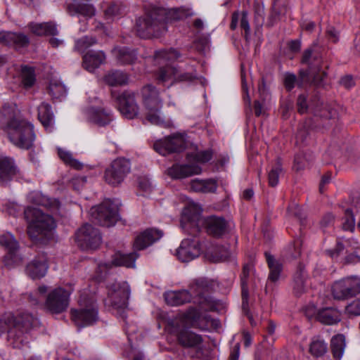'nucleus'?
Instances as JSON below:
<instances>
[{
    "label": "nucleus",
    "instance_id": "obj_1",
    "mask_svg": "<svg viewBox=\"0 0 360 360\" xmlns=\"http://www.w3.org/2000/svg\"><path fill=\"white\" fill-rule=\"evenodd\" d=\"M6 120V132L9 140L18 148L29 149L36 136L34 126L29 122L14 117L12 107L5 105L0 112V122Z\"/></svg>",
    "mask_w": 360,
    "mask_h": 360
},
{
    "label": "nucleus",
    "instance_id": "obj_2",
    "mask_svg": "<svg viewBox=\"0 0 360 360\" xmlns=\"http://www.w3.org/2000/svg\"><path fill=\"white\" fill-rule=\"evenodd\" d=\"M28 222L27 233L36 245H45L53 237L56 223L53 218L38 207H27L24 212Z\"/></svg>",
    "mask_w": 360,
    "mask_h": 360
},
{
    "label": "nucleus",
    "instance_id": "obj_3",
    "mask_svg": "<svg viewBox=\"0 0 360 360\" xmlns=\"http://www.w3.org/2000/svg\"><path fill=\"white\" fill-rule=\"evenodd\" d=\"M47 287L39 286L37 290L28 295V300L32 306H41L51 314H59L67 310L70 304V292L63 288H56L47 295Z\"/></svg>",
    "mask_w": 360,
    "mask_h": 360
},
{
    "label": "nucleus",
    "instance_id": "obj_4",
    "mask_svg": "<svg viewBox=\"0 0 360 360\" xmlns=\"http://www.w3.org/2000/svg\"><path fill=\"white\" fill-rule=\"evenodd\" d=\"M302 63L307 64L309 69L301 70L299 78H297L295 74L290 72L284 75V86L288 91H290L296 85L302 86L304 82L307 81L309 77H312L313 82L316 85L321 84L326 76V73L321 71V58L317 54L313 55L311 49L304 51Z\"/></svg>",
    "mask_w": 360,
    "mask_h": 360
},
{
    "label": "nucleus",
    "instance_id": "obj_5",
    "mask_svg": "<svg viewBox=\"0 0 360 360\" xmlns=\"http://www.w3.org/2000/svg\"><path fill=\"white\" fill-rule=\"evenodd\" d=\"M1 321L4 324L1 328L8 330V337L20 343L24 341L22 335L37 327L39 323L37 317L27 312L20 313L17 316L11 312L5 313L2 315Z\"/></svg>",
    "mask_w": 360,
    "mask_h": 360
},
{
    "label": "nucleus",
    "instance_id": "obj_6",
    "mask_svg": "<svg viewBox=\"0 0 360 360\" xmlns=\"http://www.w3.org/2000/svg\"><path fill=\"white\" fill-rule=\"evenodd\" d=\"M165 28V11L160 8H153L136 20V31L141 38L158 37Z\"/></svg>",
    "mask_w": 360,
    "mask_h": 360
},
{
    "label": "nucleus",
    "instance_id": "obj_7",
    "mask_svg": "<svg viewBox=\"0 0 360 360\" xmlns=\"http://www.w3.org/2000/svg\"><path fill=\"white\" fill-rule=\"evenodd\" d=\"M141 96L146 110V120L152 124L167 127L160 112L162 102L158 89L151 84L146 85L141 89Z\"/></svg>",
    "mask_w": 360,
    "mask_h": 360
},
{
    "label": "nucleus",
    "instance_id": "obj_8",
    "mask_svg": "<svg viewBox=\"0 0 360 360\" xmlns=\"http://www.w3.org/2000/svg\"><path fill=\"white\" fill-rule=\"evenodd\" d=\"M79 309H71L73 322L79 328L91 326L98 320V306L93 298L81 297Z\"/></svg>",
    "mask_w": 360,
    "mask_h": 360
},
{
    "label": "nucleus",
    "instance_id": "obj_9",
    "mask_svg": "<svg viewBox=\"0 0 360 360\" xmlns=\"http://www.w3.org/2000/svg\"><path fill=\"white\" fill-rule=\"evenodd\" d=\"M172 334L176 338L177 344L184 349H194L196 355L202 352L203 337L186 326L176 325L173 327Z\"/></svg>",
    "mask_w": 360,
    "mask_h": 360
},
{
    "label": "nucleus",
    "instance_id": "obj_10",
    "mask_svg": "<svg viewBox=\"0 0 360 360\" xmlns=\"http://www.w3.org/2000/svg\"><path fill=\"white\" fill-rule=\"evenodd\" d=\"M92 219L103 226H113L118 218V205L110 200H105L101 204L90 210Z\"/></svg>",
    "mask_w": 360,
    "mask_h": 360
},
{
    "label": "nucleus",
    "instance_id": "obj_11",
    "mask_svg": "<svg viewBox=\"0 0 360 360\" xmlns=\"http://www.w3.org/2000/svg\"><path fill=\"white\" fill-rule=\"evenodd\" d=\"M130 295L129 285L127 282L115 283L108 290V299L111 306L120 312L122 319H125V309L128 305Z\"/></svg>",
    "mask_w": 360,
    "mask_h": 360
},
{
    "label": "nucleus",
    "instance_id": "obj_12",
    "mask_svg": "<svg viewBox=\"0 0 360 360\" xmlns=\"http://www.w3.org/2000/svg\"><path fill=\"white\" fill-rule=\"evenodd\" d=\"M201 207L195 203H189L183 210L181 224L182 229L190 235L196 236L201 229L205 218L201 216Z\"/></svg>",
    "mask_w": 360,
    "mask_h": 360
},
{
    "label": "nucleus",
    "instance_id": "obj_13",
    "mask_svg": "<svg viewBox=\"0 0 360 360\" xmlns=\"http://www.w3.org/2000/svg\"><path fill=\"white\" fill-rule=\"evenodd\" d=\"M130 170V161L124 158H118L106 168L104 174L105 181L113 186H117L124 181Z\"/></svg>",
    "mask_w": 360,
    "mask_h": 360
},
{
    "label": "nucleus",
    "instance_id": "obj_14",
    "mask_svg": "<svg viewBox=\"0 0 360 360\" xmlns=\"http://www.w3.org/2000/svg\"><path fill=\"white\" fill-rule=\"evenodd\" d=\"M77 245L83 250H96L101 243L99 231L91 224H85L75 233Z\"/></svg>",
    "mask_w": 360,
    "mask_h": 360
},
{
    "label": "nucleus",
    "instance_id": "obj_15",
    "mask_svg": "<svg viewBox=\"0 0 360 360\" xmlns=\"http://www.w3.org/2000/svg\"><path fill=\"white\" fill-rule=\"evenodd\" d=\"M0 245L7 251L4 261L7 266L12 265L20 261L18 255L19 243L14 236L10 232L0 231Z\"/></svg>",
    "mask_w": 360,
    "mask_h": 360
},
{
    "label": "nucleus",
    "instance_id": "obj_16",
    "mask_svg": "<svg viewBox=\"0 0 360 360\" xmlns=\"http://www.w3.org/2000/svg\"><path fill=\"white\" fill-rule=\"evenodd\" d=\"M202 221L201 228H204L209 235L217 238L229 233L231 226V222L216 216H210Z\"/></svg>",
    "mask_w": 360,
    "mask_h": 360
},
{
    "label": "nucleus",
    "instance_id": "obj_17",
    "mask_svg": "<svg viewBox=\"0 0 360 360\" xmlns=\"http://www.w3.org/2000/svg\"><path fill=\"white\" fill-rule=\"evenodd\" d=\"M200 253L199 240L196 238H186L182 240L177 249L176 255L183 262H188L198 257Z\"/></svg>",
    "mask_w": 360,
    "mask_h": 360
},
{
    "label": "nucleus",
    "instance_id": "obj_18",
    "mask_svg": "<svg viewBox=\"0 0 360 360\" xmlns=\"http://www.w3.org/2000/svg\"><path fill=\"white\" fill-rule=\"evenodd\" d=\"M196 77L195 72L180 73L178 70L170 65L161 68L158 75V79L160 82H165L169 80L173 82H190Z\"/></svg>",
    "mask_w": 360,
    "mask_h": 360
},
{
    "label": "nucleus",
    "instance_id": "obj_19",
    "mask_svg": "<svg viewBox=\"0 0 360 360\" xmlns=\"http://www.w3.org/2000/svg\"><path fill=\"white\" fill-rule=\"evenodd\" d=\"M118 109L127 118L133 119L139 112V107L133 93L124 92L117 98Z\"/></svg>",
    "mask_w": 360,
    "mask_h": 360
},
{
    "label": "nucleus",
    "instance_id": "obj_20",
    "mask_svg": "<svg viewBox=\"0 0 360 360\" xmlns=\"http://www.w3.org/2000/svg\"><path fill=\"white\" fill-rule=\"evenodd\" d=\"M183 319L194 328L208 330L209 315H202L195 307H189L182 315Z\"/></svg>",
    "mask_w": 360,
    "mask_h": 360
},
{
    "label": "nucleus",
    "instance_id": "obj_21",
    "mask_svg": "<svg viewBox=\"0 0 360 360\" xmlns=\"http://www.w3.org/2000/svg\"><path fill=\"white\" fill-rule=\"evenodd\" d=\"M162 236L160 230L148 229L136 237L134 247L137 250H143L160 240Z\"/></svg>",
    "mask_w": 360,
    "mask_h": 360
},
{
    "label": "nucleus",
    "instance_id": "obj_22",
    "mask_svg": "<svg viewBox=\"0 0 360 360\" xmlns=\"http://www.w3.org/2000/svg\"><path fill=\"white\" fill-rule=\"evenodd\" d=\"M48 264L46 255H41L34 257L26 266L27 274L32 279L44 277L47 271Z\"/></svg>",
    "mask_w": 360,
    "mask_h": 360
},
{
    "label": "nucleus",
    "instance_id": "obj_23",
    "mask_svg": "<svg viewBox=\"0 0 360 360\" xmlns=\"http://www.w3.org/2000/svg\"><path fill=\"white\" fill-rule=\"evenodd\" d=\"M252 266L250 264H246L243 266V271L240 276L241 281V295H242V308L244 313L248 316L252 326H255L256 323L253 320V317L249 313L248 309V278L252 271Z\"/></svg>",
    "mask_w": 360,
    "mask_h": 360
},
{
    "label": "nucleus",
    "instance_id": "obj_24",
    "mask_svg": "<svg viewBox=\"0 0 360 360\" xmlns=\"http://www.w3.org/2000/svg\"><path fill=\"white\" fill-rule=\"evenodd\" d=\"M18 172L13 159L6 156H0V184L4 185L10 181Z\"/></svg>",
    "mask_w": 360,
    "mask_h": 360
},
{
    "label": "nucleus",
    "instance_id": "obj_25",
    "mask_svg": "<svg viewBox=\"0 0 360 360\" xmlns=\"http://www.w3.org/2000/svg\"><path fill=\"white\" fill-rule=\"evenodd\" d=\"M86 115L90 122L98 127L108 125L112 120L110 112L102 108L91 107L86 110Z\"/></svg>",
    "mask_w": 360,
    "mask_h": 360
},
{
    "label": "nucleus",
    "instance_id": "obj_26",
    "mask_svg": "<svg viewBox=\"0 0 360 360\" xmlns=\"http://www.w3.org/2000/svg\"><path fill=\"white\" fill-rule=\"evenodd\" d=\"M0 42L12 45L16 49L27 47L30 40L27 35L21 32L1 31Z\"/></svg>",
    "mask_w": 360,
    "mask_h": 360
},
{
    "label": "nucleus",
    "instance_id": "obj_27",
    "mask_svg": "<svg viewBox=\"0 0 360 360\" xmlns=\"http://www.w3.org/2000/svg\"><path fill=\"white\" fill-rule=\"evenodd\" d=\"M201 172V167L195 165L176 164L168 169V174L173 179H184L199 174Z\"/></svg>",
    "mask_w": 360,
    "mask_h": 360
},
{
    "label": "nucleus",
    "instance_id": "obj_28",
    "mask_svg": "<svg viewBox=\"0 0 360 360\" xmlns=\"http://www.w3.org/2000/svg\"><path fill=\"white\" fill-rule=\"evenodd\" d=\"M164 298L167 304L179 306L190 302L192 299V295L187 290H171L164 294Z\"/></svg>",
    "mask_w": 360,
    "mask_h": 360
},
{
    "label": "nucleus",
    "instance_id": "obj_29",
    "mask_svg": "<svg viewBox=\"0 0 360 360\" xmlns=\"http://www.w3.org/2000/svg\"><path fill=\"white\" fill-rule=\"evenodd\" d=\"M112 52L117 62L120 65H131L137 60L136 51L129 47H115Z\"/></svg>",
    "mask_w": 360,
    "mask_h": 360
},
{
    "label": "nucleus",
    "instance_id": "obj_30",
    "mask_svg": "<svg viewBox=\"0 0 360 360\" xmlns=\"http://www.w3.org/2000/svg\"><path fill=\"white\" fill-rule=\"evenodd\" d=\"M105 60V55L101 51H90L83 56V67L89 72H93Z\"/></svg>",
    "mask_w": 360,
    "mask_h": 360
},
{
    "label": "nucleus",
    "instance_id": "obj_31",
    "mask_svg": "<svg viewBox=\"0 0 360 360\" xmlns=\"http://www.w3.org/2000/svg\"><path fill=\"white\" fill-rule=\"evenodd\" d=\"M30 32L37 36H55L58 33L57 25L53 22H30L27 25Z\"/></svg>",
    "mask_w": 360,
    "mask_h": 360
},
{
    "label": "nucleus",
    "instance_id": "obj_32",
    "mask_svg": "<svg viewBox=\"0 0 360 360\" xmlns=\"http://www.w3.org/2000/svg\"><path fill=\"white\" fill-rule=\"evenodd\" d=\"M239 19L240 26L245 31L244 37L246 41H248L250 37V27L248 20V13L246 11H243L240 15L238 12H234L232 14L230 28L232 30H236Z\"/></svg>",
    "mask_w": 360,
    "mask_h": 360
},
{
    "label": "nucleus",
    "instance_id": "obj_33",
    "mask_svg": "<svg viewBox=\"0 0 360 360\" xmlns=\"http://www.w3.org/2000/svg\"><path fill=\"white\" fill-rule=\"evenodd\" d=\"M217 181L213 179L202 180L195 179L191 181V188L195 192L214 193L217 189Z\"/></svg>",
    "mask_w": 360,
    "mask_h": 360
},
{
    "label": "nucleus",
    "instance_id": "obj_34",
    "mask_svg": "<svg viewBox=\"0 0 360 360\" xmlns=\"http://www.w3.org/2000/svg\"><path fill=\"white\" fill-rule=\"evenodd\" d=\"M212 283L205 278H200L193 281L190 285L189 289L191 295L198 297L205 295L206 292H209L212 288Z\"/></svg>",
    "mask_w": 360,
    "mask_h": 360
},
{
    "label": "nucleus",
    "instance_id": "obj_35",
    "mask_svg": "<svg viewBox=\"0 0 360 360\" xmlns=\"http://www.w3.org/2000/svg\"><path fill=\"white\" fill-rule=\"evenodd\" d=\"M317 319L323 324L333 325L340 321L341 314L336 309L325 308L319 311Z\"/></svg>",
    "mask_w": 360,
    "mask_h": 360
},
{
    "label": "nucleus",
    "instance_id": "obj_36",
    "mask_svg": "<svg viewBox=\"0 0 360 360\" xmlns=\"http://www.w3.org/2000/svg\"><path fill=\"white\" fill-rule=\"evenodd\" d=\"M37 117L42 125L47 128L52 125L54 121V115L52 108L46 102H42L37 108Z\"/></svg>",
    "mask_w": 360,
    "mask_h": 360
},
{
    "label": "nucleus",
    "instance_id": "obj_37",
    "mask_svg": "<svg viewBox=\"0 0 360 360\" xmlns=\"http://www.w3.org/2000/svg\"><path fill=\"white\" fill-rule=\"evenodd\" d=\"M103 80L109 86H122L128 83L129 76L120 70H112L106 73Z\"/></svg>",
    "mask_w": 360,
    "mask_h": 360
},
{
    "label": "nucleus",
    "instance_id": "obj_38",
    "mask_svg": "<svg viewBox=\"0 0 360 360\" xmlns=\"http://www.w3.org/2000/svg\"><path fill=\"white\" fill-rule=\"evenodd\" d=\"M265 257L268 267L269 269V274L268 276V281L270 282L275 283L278 281L281 273L283 270L282 264L270 254L266 252Z\"/></svg>",
    "mask_w": 360,
    "mask_h": 360
},
{
    "label": "nucleus",
    "instance_id": "obj_39",
    "mask_svg": "<svg viewBox=\"0 0 360 360\" xmlns=\"http://www.w3.org/2000/svg\"><path fill=\"white\" fill-rule=\"evenodd\" d=\"M306 278L304 269L300 267L295 273L292 281V292L296 297L301 296L305 292Z\"/></svg>",
    "mask_w": 360,
    "mask_h": 360
},
{
    "label": "nucleus",
    "instance_id": "obj_40",
    "mask_svg": "<svg viewBox=\"0 0 360 360\" xmlns=\"http://www.w3.org/2000/svg\"><path fill=\"white\" fill-rule=\"evenodd\" d=\"M66 9L72 15L79 14L84 17L91 18L95 15L94 6L88 4H67Z\"/></svg>",
    "mask_w": 360,
    "mask_h": 360
},
{
    "label": "nucleus",
    "instance_id": "obj_41",
    "mask_svg": "<svg viewBox=\"0 0 360 360\" xmlns=\"http://www.w3.org/2000/svg\"><path fill=\"white\" fill-rule=\"evenodd\" d=\"M346 347L345 337L342 334L334 335L330 340V349L333 356L340 360Z\"/></svg>",
    "mask_w": 360,
    "mask_h": 360
},
{
    "label": "nucleus",
    "instance_id": "obj_42",
    "mask_svg": "<svg viewBox=\"0 0 360 360\" xmlns=\"http://www.w3.org/2000/svg\"><path fill=\"white\" fill-rule=\"evenodd\" d=\"M28 198L30 202L37 205L56 210L59 207V202L58 200L51 199L38 193H31Z\"/></svg>",
    "mask_w": 360,
    "mask_h": 360
},
{
    "label": "nucleus",
    "instance_id": "obj_43",
    "mask_svg": "<svg viewBox=\"0 0 360 360\" xmlns=\"http://www.w3.org/2000/svg\"><path fill=\"white\" fill-rule=\"evenodd\" d=\"M138 257L139 255L136 252H131L129 254L117 252L115 254L112 264L115 266L132 267L134 266L135 261Z\"/></svg>",
    "mask_w": 360,
    "mask_h": 360
},
{
    "label": "nucleus",
    "instance_id": "obj_44",
    "mask_svg": "<svg viewBox=\"0 0 360 360\" xmlns=\"http://www.w3.org/2000/svg\"><path fill=\"white\" fill-rule=\"evenodd\" d=\"M345 285V281L342 278L336 281L332 285V295L335 300H345L352 298L350 296L349 290Z\"/></svg>",
    "mask_w": 360,
    "mask_h": 360
},
{
    "label": "nucleus",
    "instance_id": "obj_45",
    "mask_svg": "<svg viewBox=\"0 0 360 360\" xmlns=\"http://www.w3.org/2000/svg\"><path fill=\"white\" fill-rule=\"evenodd\" d=\"M171 153H179L186 148L185 138L181 134H173L166 137Z\"/></svg>",
    "mask_w": 360,
    "mask_h": 360
},
{
    "label": "nucleus",
    "instance_id": "obj_46",
    "mask_svg": "<svg viewBox=\"0 0 360 360\" xmlns=\"http://www.w3.org/2000/svg\"><path fill=\"white\" fill-rule=\"evenodd\" d=\"M49 93L52 96L53 100H61L65 97L67 89L65 85L63 84L60 82L52 80L49 84Z\"/></svg>",
    "mask_w": 360,
    "mask_h": 360
},
{
    "label": "nucleus",
    "instance_id": "obj_47",
    "mask_svg": "<svg viewBox=\"0 0 360 360\" xmlns=\"http://www.w3.org/2000/svg\"><path fill=\"white\" fill-rule=\"evenodd\" d=\"M345 285L349 290L350 296L356 297L360 293V277L357 276H350L342 278Z\"/></svg>",
    "mask_w": 360,
    "mask_h": 360
},
{
    "label": "nucleus",
    "instance_id": "obj_48",
    "mask_svg": "<svg viewBox=\"0 0 360 360\" xmlns=\"http://www.w3.org/2000/svg\"><path fill=\"white\" fill-rule=\"evenodd\" d=\"M195 302L198 305L200 309L205 311H214L217 309V303L209 295H202L195 297Z\"/></svg>",
    "mask_w": 360,
    "mask_h": 360
},
{
    "label": "nucleus",
    "instance_id": "obj_49",
    "mask_svg": "<svg viewBox=\"0 0 360 360\" xmlns=\"http://www.w3.org/2000/svg\"><path fill=\"white\" fill-rule=\"evenodd\" d=\"M179 56V53L175 49L162 50L155 52V59L158 61V63H160L175 60Z\"/></svg>",
    "mask_w": 360,
    "mask_h": 360
},
{
    "label": "nucleus",
    "instance_id": "obj_50",
    "mask_svg": "<svg viewBox=\"0 0 360 360\" xmlns=\"http://www.w3.org/2000/svg\"><path fill=\"white\" fill-rule=\"evenodd\" d=\"M328 350L327 344L319 338H314L309 347L311 354L316 357L323 356Z\"/></svg>",
    "mask_w": 360,
    "mask_h": 360
},
{
    "label": "nucleus",
    "instance_id": "obj_51",
    "mask_svg": "<svg viewBox=\"0 0 360 360\" xmlns=\"http://www.w3.org/2000/svg\"><path fill=\"white\" fill-rule=\"evenodd\" d=\"M58 155L60 159L67 165H69L76 169H82V164L77 160L75 159L69 151L65 150L62 148H58Z\"/></svg>",
    "mask_w": 360,
    "mask_h": 360
},
{
    "label": "nucleus",
    "instance_id": "obj_52",
    "mask_svg": "<svg viewBox=\"0 0 360 360\" xmlns=\"http://www.w3.org/2000/svg\"><path fill=\"white\" fill-rule=\"evenodd\" d=\"M231 256L230 250L224 246H216L211 252V260L213 262L226 261Z\"/></svg>",
    "mask_w": 360,
    "mask_h": 360
},
{
    "label": "nucleus",
    "instance_id": "obj_53",
    "mask_svg": "<svg viewBox=\"0 0 360 360\" xmlns=\"http://www.w3.org/2000/svg\"><path fill=\"white\" fill-rule=\"evenodd\" d=\"M22 83L25 88H30L35 82L34 70L32 68L27 66L22 68Z\"/></svg>",
    "mask_w": 360,
    "mask_h": 360
},
{
    "label": "nucleus",
    "instance_id": "obj_54",
    "mask_svg": "<svg viewBox=\"0 0 360 360\" xmlns=\"http://www.w3.org/2000/svg\"><path fill=\"white\" fill-rule=\"evenodd\" d=\"M96 38L85 36L75 41V49L79 52L83 53L88 48L96 44Z\"/></svg>",
    "mask_w": 360,
    "mask_h": 360
},
{
    "label": "nucleus",
    "instance_id": "obj_55",
    "mask_svg": "<svg viewBox=\"0 0 360 360\" xmlns=\"http://www.w3.org/2000/svg\"><path fill=\"white\" fill-rule=\"evenodd\" d=\"M282 171L281 165L278 162L269 172L268 179L271 186H275L278 183L279 174Z\"/></svg>",
    "mask_w": 360,
    "mask_h": 360
},
{
    "label": "nucleus",
    "instance_id": "obj_56",
    "mask_svg": "<svg viewBox=\"0 0 360 360\" xmlns=\"http://www.w3.org/2000/svg\"><path fill=\"white\" fill-rule=\"evenodd\" d=\"M123 8L120 4L112 3L105 10L104 13L107 19L112 18L122 13Z\"/></svg>",
    "mask_w": 360,
    "mask_h": 360
},
{
    "label": "nucleus",
    "instance_id": "obj_57",
    "mask_svg": "<svg viewBox=\"0 0 360 360\" xmlns=\"http://www.w3.org/2000/svg\"><path fill=\"white\" fill-rule=\"evenodd\" d=\"M288 213L289 215L296 217L301 222H302L305 218L302 210L295 202H292L288 206Z\"/></svg>",
    "mask_w": 360,
    "mask_h": 360
},
{
    "label": "nucleus",
    "instance_id": "obj_58",
    "mask_svg": "<svg viewBox=\"0 0 360 360\" xmlns=\"http://www.w3.org/2000/svg\"><path fill=\"white\" fill-rule=\"evenodd\" d=\"M154 150L162 155H166L171 153L169 145L166 138L165 139L158 140L153 145Z\"/></svg>",
    "mask_w": 360,
    "mask_h": 360
},
{
    "label": "nucleus",
    "instance_id": "obj_59",
    "mask_svg": "<svg viewBox=\"0 0 360 360\" xmlns=\"http://www.w3.org/2000/svg\"><path fill=\"white\" fill-rule=\"evenodd\" d=\"M355 227V221L352 211L347 209L345 211V218L342 223V228L345 231H352Z\"/></svg>",
    "mask_w": 360,
    "mask_h": 360
},
{
    "label": "nucleus",
    "instance_id": "obj_60",
    "mask_svg": "<svg viewBox=\"0 0 360 360\" xmlns=\"http://www.w3.org/2000/svg\"><path fill=\"white\" fill-rule=\"evenodd\" d=\"M212 153L210 150H202L197 152L194 155V160L198 162L205 163L212 159Z\"/></svg>",
    "mask_w": 360,
    "mask_h": 360
},
{
    "label": "nucleus",
    "instance_id": "obj_61",
    "mask_svg": "<svg viewBox=\"0 0 360 360\" xmlns=\"http://www.w3.org/2000/svg\"><path fill=\"white\" fill-rule=\"evenodd\" d=\"M346 312L354 316H360V300H354L346 307Z\"/></svg>",
    "mask_w": 360,
    "mask_h": 360
},
{
    "label": "nucleus",
    "instance_id": "obj_62",
    "mask_svg": "<svg viewBox=\"0 0 360 360\" xmlns=\"http://www.w3.org/2000/svg\"><path fill=\"white\" fill-rule=\"evenodd\" d=\"M307 165V162L305 160V158L302 154H297L295 157L294 160V168L296 171H300L303 169Z\"/></svg>",
    "mask_w": 360,
    "mask_h": 360
},
{
    "label": "nucleus",
    "instance_id": "obj_63",
    "mask_svg": "<svg viewBox=\"0 0 360 360\" xmlns=\"http://www.w3.org/2000/svg\"><path fill=\"white\" fill-rule=\"evenodd\" d=\"M297 105L298 112L301 114L304 113L307 111L309 105L307 103V98L304 95L301 94L298 96L297 101Z\"/></svg>",
    "mask_w": 360,
    "mask_h": 360
},
{
    "label": "nucleus",
    "instance_id": "obj_64",
    "mask_svg": "<svg viewBox=\"0 0 360 360\" xmlns=\"http://www.w3.org/2000/svg\"><path fill=\"white\" fill-rule=\"evenodd\" d=\"M139 187L146 193H150L153 189L151 182L146 178H141L139 180Z\"/></svg>",
    "mask_w": 360,
    "mask_h": 360
}]
</instances>
